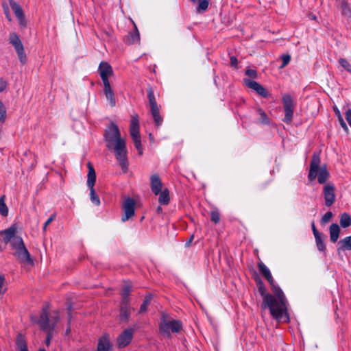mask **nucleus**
Returning a JSON list of instances; mask_svg holds the SVG:
<instances>
[{"label":"nucleus","instance_id":"f257e3e1","mask_svg":"<svg viewBox=\"0 0 351 351\" xmlns=\"http://www.w3.org/2000/svg\"><path fill=\"white\" fill-rule=\"evenodd\" d=\"M256 281L258 292L263 297L262 307L263 308H268L271 316L278 322L281 320L287 322L289 317L287 315V299L283 291L281 290L280 293L271 289L274 295L267 293L266 288L263 282L260 279Z\"/></svg>","mask_w":351,"mask_h":351},{"label":"nucleus","instance_id":"f03ea898","mask_svg":"<svg viewBox=\"0 0 351 351\" xmlns=\"http://www.w3.org/2000/svg\"><path fill=\"white\" fill-rule=\"evenodd\" d=\"M106 146L113 152L122 169V173L128 171V159L125 141L121 137L119 129L114 122L107 127L104 132Z\"/></svg>","mask_w":351,"mask_h":351},{"label":"nucleus","instance_id":"7ed1b4c3","mask_svg":"<svg viewBox=\"0 0 351 351\" xmlns=\"http://www.w3.org/2000/svg\"><path fill=\"white\" fill-rule=\"evenodd\" d=\"M16 228L14 226L0 232V242L3 243L4 247L10 243L12 249L14 250V255L17 256L23 263L32 265L34 261L29 252L25 247L21 237L16 236Z\"/></svg>","mask_w":351,"mask_h":351},{"label":"nucleus","instance_id":"20e7f679","mask_svg":"<svg viewBox=\"0 0 351 351\" xmlns=\"http://www.w3.org/2000/svg\"><path fill=\"white\" fill-rule=\"evenodd\" d=\"M32 321L36 323L40 328L47 332H50L57 325L60 319L59 313L57 311H49L47 306H44L42 309V312L40 317L32 316L31 317Z\"/></svg>","mask_w":351,"mask_h":351},{"label":"nucleus","instance_id":"39448f33","mask_svg":"<svg viewBox=\"0 0 351 351\" xmlns=\"http://www.w3.org/2000/svg\"><path fill=\"white\" fill-rule=\"evenodd\" d=\"M158 328L164 337L171 338V332L178 333L182 329V324L180 320L173 319L162 313Z\"/></svg>","mask_w":351,"mask_h":351},{"label":"nucleus","instance_id":"423d86ee","mask_svg":"<svg viewBox=\"0 0 351 351\" xmlns=\"http://www.w3.org/2000/svg\"><path fill=\"white\" fill-rule=\"evenodd\" d=\"M130 134L132 137L136 149L138 150V154L141 156L143 154V147L139 132L138 115L137 114H134L131 116Z\"/></svg>","mask_w":351,"mask_h":351},{"label":"nucleus","instance_id":"0eeeda50","mask_svg":"<svg viewBox=\"0 0 351 351\" xmlns=\"http://www.w3.org/2000/svg\"><path fill=\"white\" fill-rule=\"evenodd\" d=\"M147 98L149 100L151 114L154 119L155 125L158 127L162 124L163 119L160 115L159 108L157 105L154 91L152 88H149L147 89Z\"/></svg>","mask_w":351,"mask_h":351},{"label":"nucleus","instance_id":"6e6552de","mask_svg":"<svg viewBox=\"0 0 351 351\" xmlns=\"http://www.w3.org/2000/svg\"><path fill=\"white\" fill-rule=\"evenodd\" d=\"M325 164L320 165V158L318 154H314L310 165L308 176H328Z\"/></svg>","mask_w":351,"mask_h":351},{"label":"nucleus","instance_id":"1a4fd4ad","mask_svg":"<svg viewBox=\"0 0 351 351\" xmlns=\"http://www.w3.org/2000/svg\"><path fill=\"white\" fill-rule=\"evenodd\" d=\"M136 202L131 197H126L122 202V208L123 215H122V221H126L134 215Z\"/></svg>","mask_w":351,"mask_h":351},{"label":"nucleus","instance_id":"9d476101","mask_svg":"<svg viewBox=\"0 0 351 351\" xmlns=\"http://www.w3.org/2000/svg\"><path fill=\"white\" fill-rule=\"evenodd\" d=\"M134 330L127 328L117 339V345L119 348L126 347L132 341Z\"/></svg>","mask_w":351,"mask_h":351},{"label":"nucleus","instance_id":"9b49d317","mask_svg":"<svg viewBox=\"0 0 351 351\" xmlns=\"http://www.w3.org/2000/svg\"><path fill=\"white\" fill-rule=\"evenodd\" d=\"M258 267L260 272L262 275L267 279L269 282L271 289H274L275 291L278 293H281V289L275 285L274 280L271 274L269 269L267 267V266L262 262L258 263Z\"/></svg>","mask_w":351,"mask_h":351},{"label":"nucleus","instance_id":"f8f14e48","mask_svg":"<svg viewBox=\"0 0 351 351\" xmlns=\"http://www.w3.org/2000/svg\"><path fill=\"white\" fill-rule=\"evenodd\" d=\"M335 186L331 184H326L323 189L325 205L327 207L332 206L335 202Z\"/></svg>","mask_w":351,"mask_h":351},{"label":"nucleus","instance_id":"ddd939ff","mask_svg":"<svg viewBox=\"0 0 351 351\" xmlns=\"http://www.w3.org/2000/svg\"><path fill=\"white\" fill-rule=\"evenodd\" d=\"M98 71L103 84H109L108 77L113 75L112 66L106 62H101L99 64Z\"/></svg>","mask_w":351,"mask_h":351},{"label":"nucleus","instance_id":"4468645a","mask_svg":"<svg viewBox=\"0 0 351 351\" xmlns=\"http://www.w3.org/2000/svg\"><path fill=\"white\" fill-rule=\"evenodd\" d=\"M244 84L248 88L255 90L259 95L267 98L269 96L267 90L259 83L250 79H243Z\"/></svg>","mask_w":351,"mask_h":351},{"label":"nucleus","instance_id":"2eb2a0df","mask_svg":"<svg viewBox=\"0 0 351 351\" xmlns=\"http://www.w3.org/2000/svg\"><path fill=\"white\" fill-rule=\"evenodd\" d=\"M104 93L110 106L112 108L116 106V99L110 83L104 84Z\"/></svg>","mask_w":351,"mask_h":351},{"label":"nucleus","instance_id":"dca6fc26","mask_svg":"<svg viewBox=\"0 0 351 351\" xmlns=\"http://www.w3.org/2000/svg\"><path fill=\"white\" fill-rule=\"evenodd\" d=\"M112 345L110 343L109 335L107 334L101 336L97 345V351H110Z\"/></svg>","mask_w":351,"mask_h":351},{"label":"nucleus","instance_id":"f3484780","mask_svg":"<svg viewBox=\"0 0 351 351\" xmlns=\"http://www.w3.org/2000/svg\"><path fill=\"white\" fill-rule=\"evenodd\" d=\"M130 302H121L120 305V318L121 320L127 322L130 316Z\"/></svg>","mask_w":351,"mask_h":351},{"label":"nucleus","instance_id":"a211bd4d","mask_svg":"<svg viewBox=\"0 0 351 351\" xmlns=\"http://www.w3.org/2000/svg\"><path fill=\"white\" fill-rule=\"evenodd\" d=\"M164 186L158 177H152L151 180V189L156 195H158L160 192L164 189Z\"/></svg>","mask_w":351,"mask_h":351},{"label":"nucleus","instance_id":"6ab92c4d","mask_svg":"<svg viewBox=\"0 0 351 351\" xmlns=\"http://www.w3.org/2000/svg\"><path fill=\"white\" fill-rule=\"evenodd\" d=\"M341 229L338 224L332 223L329 227L330 240L332 243H336L339 237Z\"/></svg>","mask_w":351,"mask_h":351},{"label":"nucleus","instance_id":"aec40b11","mask_svg":"<svg viewBox=\"0 0 351 351\" xmlns=\"http://www.w3.org/2000/svg\"><path fill=\"white\" fill-rule=\"evenodd\" d=\"M140 34L136 26L134 25V29L133 32L129 33L125 38V43L128 45H133L139 43Z\"/></svg>","mask_w":351,"mask_h":351},{"label":"nucleus","instance_id":"412c9836","mask_svg":"<svg viewBox=\"0 0 351 351\" xmlns=\"http://www.w3.org/2000/svg\"><path fill=\"white\" fill-rule=\"evenodd\" d=\"M351 250V235L340 240L337 244V251Z\"/></svg>","mask_w":351,"mask_h":351},{"label":"nucleus","instance_id":"4be33fe9","mask_svg":"<svg viewBox=\"0 0 351 351\" xmlns=\"http://www.w3.org/2000/svg\"><path fill=\"white\" fill-rule=\"evenodd\" d=\"M21 160L24 165L30 166L31 168H33L36 163L35 156L29 151H27L24 153V156Z\"/></svg>","mask_w":351,"mask_h":351},{"label":"nucleus","instance_id":"5701e85b","mask_svg":"<svg viewBox=\"0 0 351 351\" xmlns=\"http://www.w3.org/2000/svg\"><path fill=\"white\" fill-rule=\"evenodd\" d=\"M158 202L162 205H167L170 202L169 191L167 188H164L162 191L160 192Z\"/></svg>","mask_w":351,"mask_h":351},{"label":"nucleus","instance_id":"b1692460","mask_svg":"<svg viewBox=\"0 0 351 351\" xmlns=\"http://www.w3.org/2000/svg\"><path fill=\"white\" fill-rule=\"evenodd\" d=\"M282 103L284 106V110H293L294 103L293 99L289 95H285L282 97Z\"/></svg>","mask_w":351,"mask_h":351},{"label":"nucleus","instance_id":"393cba45","mask_svg":"<svg viewBox=\"0 0 351 351\" xmlns=\"http://www.w3.org/2000/svg\"><path fill=\"white\" fill-rule=\"evenodd\" d=\"M340 9L341 14L346 17H351V9L348 4V0H341L340 3Z\"/></svg>","mask_w":351,"mask_h":351},{"label":"nucleus","instance_id":"a878e982","mask_svg":"<svg viewBox=\"0 0 351 351\" xmlns=\"http://www.w3.org/2000/svg\"><path fill=\"white\" fill-rule=\"evenodd\" d=\"M132 290V287L130 283H125L123 287L121 292L122 302H130L129 295Z\"/></svg>","mask_w":351,"mask_h":351},{"label":"nucleus","instance_id":"bb28decb","mask_svg":"<svg viewBox=\"0 0 351 351\" xmlns=\"http://www.w3.org/2000/svg\"><path fill=\"white\" fill-rule=\"evenodd\" d=\"M10 40L12 45L14 47L15 50L20 49L23 47V45L19 37L14 33L10 35Z\"/></svg>","mask_w":351,"mask_h":351},{"label":"nucleus","instance_id":"cd10ccee","mask_svg":"<svg viewBox=\"0 0 351 351\" xmlns=\"http://www.w3.org/2000/svg\"><path fill=\"white\" fill-rule=\"evenodd\" d=\"M10 5L11 8L13 10L15 16H16V18L17 17L21 18V16H23V12L22 8L19 3H17L13 1H10Z\"/></svg>","mask_w":351,"mask_h":351},{"label":"nucleus","instance_id":"c85d7f7f","mask_svg":"<svg viewBox=\"0 0 351 351\" xmlns=\"http://www.w3.org/2000/svg\"><path fill=\"white\" fill-rule=\"evenodd\" d=\"M340 225L344 228L351 226V217L348 213H344L341 215Z\"/></svg>","mask_w":351,"mask_h":351},{"label":"nucleus","instance_id":"c756f323","mask_svg":"<svg viewBox=\"0 0 351 351\" xmlns=\"http://www.w3.org/2000/svg\"><path fill=\"white\" fill-rule=\"evenodd\" d=\"M90 199L93 204L96 206L100 205V199L93 188L90 189Z\"/></svg>","mask_w":351,"mask_h":351},{"label":"nucleus","instance_id":"7c9ffc66","mask_svg":"<svg viewBox=\"0 0 351 351\" xmlns=\"http://www.w3.org/2000/svg\"><path fill=\"white\" fill-rule=\"evenodd\" d=\"M152 298V295H148L145 298L143 302L139 308V313H143L147 311V306L149 305L151 302Z\"/></svg>","mask_w":351,"mask_h":351},{"label":"nucleus","instance_id":"2f4dec72","mask_svg":"<svg viewBox=\"0 0 351 351\" xmlns=\"http://www.w3.org/2000/svg\"><path fill=\"white\" fill-rule=\"evenodd\" d=\"M0 214L3 217H6L8 215V208L5 203L4 195L0 197Z\"/></svg>","mask_w":351,"mask_h":351},{"label":"nucleus","instance_id":"473e14b6","mask_svg":"<svg viewBox=\"0 0 351 351\" xmlns=\"http://www.w3.org/2000/svg\"><path fill=\"white\" fill-rule=\"evenodd\" d=\"M16 344L19 350L27 347L25 337L22 334H19L17 335Z\"/></svg>","mask_w":351,"mask_h":351},{"label":"nucleus","instance_id":"72a5a7b5","mask_svg":"<svg viewBox=\"0 0 351 351\" xmlns=\"http://www.w3.org/2000/svg\"><path fill=\"white\" fill-rule=\"evenodd\" d=\"M316 245L317 247L318 250L321 252H324L326 250V245L324 242V240L322 237V235L319 234L318 236L315 237Z\"/></svg>","mask_w":351,"mask_h":351},{"label":"nucleus","instance_id":"f704fd0d","mask_svg":"<svg viewBox=\"0 0 351 351\" xmlns=\"http://www.w3.org/2000/svg\"><path fill=\"white\" fill-rule=\"evenodd\" d=\"M198 7L197 9V12H205L208 7L209 1L208 0H198Z\"/></svg>","mask_w":351,"mask_h":351},{"label":"nucleus","instance_id":"c9c22d12","mask_svg":"<svg viewBox=\"0 0 351 351\" xmlns=\"http://www.w3.org/2000/svg\"><path fill=\"white\" fill-rule=\"evenodd\" d=\"M257 112L260 115V122L263 124H269V119L267 114L261 108H258Z\"/></svg>","mask_w":351,"mask_h":351},{"label":"nucleus","instance_id":"e433bc0d","mask_svg":"<svg viewBox=\"0 0 351 351\" xmlns=\"http://www.w3.org/2000/svg\"><path fill=\"white\" fill-rule=\"evenodd\" d=\"M210 220L215 223H218L220 221V213L217 209H213L210 211Z\"/></svg>","mask_w":351,"mask_h":351},{"label":"nucleus","instance_id":"4c0bfd02","mask_svg":"<svg viewBox=\"0 0 351 351\" xmlns=\"http://www.w3.org/2000/svg\"><path fill=\"white\" fill-rule=\"evenodd\" d=\"M339 62L344 69L351 73V64L347 60L341 58L339 60Z\"/></svg>","mask_w":351,"mask_h":351},{"label":"nucleus","instance_id":"58836bf2","mask_svg":"<svg viewBox=\"0 0 351 351\" xmlns=\"http://www.w3.org/2000/svg\"><path fill=\"white\" fill-rule=\"evenodd\" d=\"M16 51L17 53V55H18L20 62L22 64H25L26 62L27 58H26V55L24 51V47L21 48L20 49L16 50Z\"/></svg>","mask_w":351,"mask_h":351},{"label":"nucleus","instance_id":"ea45409f","mask_svg":"<svg viewBox=\"0 0 351 351\" xmlns=\"http://www.w3.org/2000/svg\"><path fill=\"white\" fill-rule=\"evenodd\" d=\"M285 114L283 121L287 123H291L293 115V110L285 111Z\"/></svg>","mask_w":351,"mask_h":351},{"label":"nucleus","instance_id":"a19ab883","mask_svg":"<svg viewBox=\"0 0 351 351\" xmlns=\"http://www.w3.org/2000/svg\"><path fill=\"white\" fill-rule=\"evenodd\" d=\"M333 216V214L330 211H328L321 219V223L323 224L327 223L330 221Z\"/></svg>","mask_w":351,"mask_h":351},{"label":"nucleus","instance_id":"79ce46f5","mask_svg":"<svg viewBox=\"0 0 351 351\" xmlns=\"http://www.w3.org/2000/svg\"><path fill=\"white\" fill-rule=\"evenodd\" d=\"M6 116V110L4 105L0 100V122L4 121Z\"/></svg>","mask_w":351,"mask_h":351},{"label":"nucleus","instance_id":"37998d69","mask_svg":"<svg viewBox=\"0 0 351 351\" xmlns=\"http://www.w3.org/2000/svg\"><path fill=\"white\" fill-rule=\"evenodd\" d=\"M281 59L282 60V64L280 66V68H284L289 63L291 60V56L289 54H284L281 56Z\"/></svg>","mask_w":351,"mask_h":351},{"label":"nucleus","instance_id":"c03bdc74","mask_svg":"<svg viewBox=\"0 0 351 351\" xmlns=\"http://www.w3.org/2000/svg\"><path fill=\"white\" fill-rule=\"evenodd\" d=\"M338 119L340 123L341 126L343 128L346 132H348V127L347 126L346 122L344 121L342 116L339 111H338Z\"/></svg>","mask_w":351,"mask_h":351},{"label":"nucleus","instance_id":"a18cd8bd","mask_svg":"<svg viewBox=\"0 0 351 351\" xmlns=\"http://www.w3.org/2000/svg\"><path fill=\"white\" fill-rule=\"evenodd\" d=\"M245 74L246 75L253 79H256L258 77L257 72L254 69H247L245 71Z\"/></svg>","mask_w":351,"mask_h":351},{"label":"nucleus","instance_id":"49530a36","mask_svg":"<svg viewBox=\"0 0 351 351\" xmlns=\"http://www.w3.org/2000/svg\"><path fill=\"white\" fill-rule=\"evenodd\" d=\"M5 282V278L4 275H0V295L5 292V289L3 286Z\"/></svg>","mask_w":351,"mask_h":351},{"label":"nucleus","instance_id":"de8ad7c7","mask_svg":"<svg viewBox=\"0 0 351 351\" xmlns=\"http://www.w3.org/2000/svg\"><path fill=\"white\" fill-rule=\"evenodd\" d=\"M6 81L3 80V79H0V92L3 91L6 88Z\"/></svg>","mask_w":351,"mask_h":351},{"label":"nucleus","instance_id":"09e8293b","mask_svg":"<svg viewBox=\"0 0 351 351\" xmlns=\"http://www.w3.org/2000/svg\"><path fill=\"white\" fill-rule=\"evenodd\" d=\"M346 118L348 123H349V125L351 127V109L347 110V112L346 113Z\"/></svg>","mask_w":351,"mask_h":351},{"label":"nucleus","instance_id":"8fccbe9b","mask_svg":"<svg viewBox=\"0 0 351 351\" xmlns=\"http://www.w3.org/2000/svg\"><path fill=\"white\" fill-rule=\"evenodd\" d=\"M237 63H238V61H237V59L235 56H232L230 58V64L232 66H234V67H237Z\"/></svg>","mask_w":351,"mask_h":351},{"label":"nucleus","instance_id":"3c124183","mask_svg":"<svg viewBox=\"0 0 351 351\" xmlns=\"http://www.w3.org/2000/svg\"><path fill=\"white\" fill-rule=\"evenodd\" d=\"M311 228H312V230H313V234L315 237L321 234L317 230L315 223L313 221L311 223Z\"/></svg>","mask_w":351,"mask_h":351},{"label":"nucleus","instance_id":"603ef678","mask_svg":"<svg viewBox=\"0 0 351 351\" xmlns=\"http://www.w3.org/2000/svg\"><path fill=\"white\" fill-rule=\"evenodd\" d=\"M56 218V214H53L45 223V226H47L49 224H50Z\"/></svg>","mask_w":351,"mask_h":351},{"label":"nucleus","instance_id":"864d4df0","mask_svg":"<svg viewBox=\"0 0 351 351\" xmlns=\"http://www.w3.org/2000/svg\"><path fill=\"white\" fill-rule=\"evenodd\" d=\"M17 19H18V20L19 21V24L21 26L25 27L26 25V23H25V20L24 16H22L21 18V17H17Z\"/></svg>","mask_w":351,"mask_h":351},{"label":"nucleus","instance_id":"5fc2aeb1","mask_svg":"<svg viewBox=\"0 0 351 351\" xmlns=\"http://www.w3.org/2000/svg\"><path fill=\"white\" fill-rule=\"evenodd\" d=\"M95 178L96 177H89V186H90V188H93V185L95 182Z\"/></svg>","mask_w":351,"mask_h":351},{"label":"nucleus","instance_id":"6e6d98bb","mask_svg":"<svg viewBox=\"0 0 351 351\" xmlns=\"http://www.w3.org/2000/svg\"><path fill=\"white\" fill-rule=\"evenodd\" d=\"M193 239H194V235H193V234H192V235L189 237V240L186 242V243H185V246H186V247H189V246L191 245V243H192V241H193Z\"/></svg>","mask_w":351,"mask_h":351},{"label":"nucleus","instance_id":"4d7b16f0","mask_svg":"<svg viewBox=\"0 0 351 351\" xmlns=\"http://www.w3.org/2000/svg\"><path fill=\"white\" fill-rule=\"evenodd\" d=\"M317 178H318V182L319 184H324L327 180V177H317Z\"/></svg>","mask_w":351,"mask_h":351},{"label":"nucleus","instance_id":"13d9d810","mask_svg":"<svg viewBox=\"0 0 351 351\" xmlns=\"http://www.w3.org/2000/svg\"><path fill=\"white\" fill-rule=\"evenodd\" d=\"M89 176H95V171L92 165L89 164Z\"/></svg>","mask_w":351,"mask_h":351},{"label":"nucleus","instance_id":"bf43d9fd","mask_svg":"<svg viewBox=\"0 0 351 351\" xmlns=\"http://www.w3.org/2000/svg\"><path fill=\"white\" fill-rule=\"evenodd\" d=\"M308 17H309V19H311V20H314V21H315V20L317 19L316 16H315V15H314L313 14H311V13H310V14H308Z\"/></svg>","mask_w":351,"mask_h":351},{"label":"nucleus","instance_id":"052dcab7","mask_svg":"<svg viewBox=\"0 0 351 351\" xmlns=\"http://www.w3.org/2000/svg\"><path fill=\"white\" fill-rule=\"evenodd\" d=\"M4 245H3V243L0 242V252H2L4 249Z\"/></svg>","mask_w":351,"mask_h":351},{"label":"nucleus","instance_id":"680f3d73","mask_svg":"<svg viewBox=\"0 0 351 351\" xmlns=\"http://www.w3.org/2000/svg\"><path fill=\"white\" fill-rule=\"evenodd\" d=\"M50 332H48L47 338V344H48L50 341Z\"/></svg>","mask_w":351,"mask_h":351},{"label":"nucleus","instance_id":"e2e57ef3","mask_svg":"<svg viewBox=\"0 0 351 351\" xmlns=\"http://www.w3.org/2000/svg\"><path fill=\"white\" fill-rule=\"evenodd\" d=\"M156 210H157V212H158V213H160V212H162V208H161V206H158L157 207V209H156Z\"/></svg>","mask_w":351,"mask_h":351},{"label":"nucleus","instance_id":"0e129e2a","mask_svg":"<svg viewBox=\"0 0 351 351\" xmlns=\"http://www.w3.org/2000/svg\"><path fill=\"white\" fill-rule=\"evenodd\" d=\"M19 351H28L27 350V347H25V348H21L19 350Z\"/></svg>","mask_w":351,"mask_h":351},{"label":"nucleus","instance_id":"69168bd1","mask_svg":"<svg viewBox=\"0 0 351 351\" xmlns=\"http://www.w3.org/2000/svg\"><path fill=\"white\" fill-rule=\"evenodd\" d=\"M5 14H6V16H7V18L8 19V20H9V21H10V20H11V19H10V14H9V13H8V12H5Z\"/></svg>","mask_w":351,"mask_h":351},{"label":"nucleus","instance_id":"338daca9","mask_svg":"<svg viewBox=\"0 0 351 351\" xmlns=\"http://www.w3.org/2000/svg\"><path fill=\"white\" fill-rule=\"evenodd\" d=\"M336 114L338 116V111H339L337 108L335 109Z\"/></svg>","mask_w":351,"mask_h":351},{"label":"nucleus","instance_id":"774afa93","mask_svg":"<svg viewBox=\"0 0 351 351\" xmlns=\"http://www.w3.org/2000/svg\"><path fill=\"white\" fill-rule=\"evenodd\" d=\"M149 138H150L151 140H152V139H153V136H152V134H149Z\"/></svg>","mask_w":351,"mask_h":351}]
</instances>
